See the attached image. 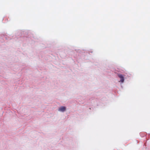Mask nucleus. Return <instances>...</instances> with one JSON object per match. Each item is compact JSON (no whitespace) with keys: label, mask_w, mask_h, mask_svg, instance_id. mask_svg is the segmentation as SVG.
Returning a JSON list of instances; mask_svg holds the SVG:
<instances>
[{"label":"nucleus","mask_w":150,"mask_h":150,"mask_svg":"<svg viewBox=\"0 0 150 150\" xmlns=\"http://www.w3.org/2000/svg\"><path fill=\"white\" fill-rule=\"evenodd\" d=\"M118 75L120 79V81L122 83L124 81V76L120 74H118Z\"/></svg>","instance_id":"1"},{"label":"nucleus","mask_w":150,"mask_h":150,"mask_svg":"<svg viewBox=\"0 0 150 150\" xmlns=\"http://www.w3.org/2000/svg\"><path fill=\"white\" fill-rule=\"evenodd\" d=\"M66 107L64 106H62L58 109V110L62 112L66 110Z\"/></svg>","instance_id":"2"}]
</instances>
